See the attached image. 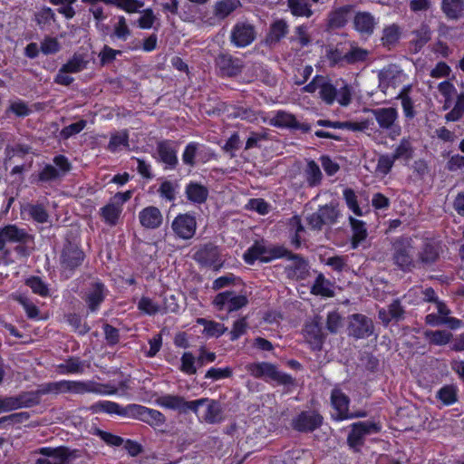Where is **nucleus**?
<instances>
[{
    "instance_id": "58",
    "label": "nucleus",
    "mask_w": 464,
    "mask_h": 464,
    "mask_svg": "<svg viewBox=\"0 0 464 464\" xmlns=\"http://www.w3.org/2000/svg\"><path fill=\"white\" fill-rule=\"evenodd\" d=\"M55 21V14L52 8L44 6L35 13V22L41 29L49 27Z\"/></svg>"
},
{
    "instance_id": "61",
    "label": "nucleus",
    "mask_w": 464,
    "mask_h": 464,
    "mask_svg": "<svg viewBox=\"0 0 464 464\" xmlns=\"http://www.w3.org/2000/svg\"><path fill=\"white\" fill-rule=\"evenodd\" d=\"M464 115V92L457 95L453 108L449 111L445 118L448 121H458Z\"/></svg>"
},
{
    "instance_id": "32",
    "label": "nucleus",
    "mask_w": 464,
    "mask_h": 464,
    "mask_svg": "<svg viewBox=\"0 0 464 464\" xmlns=\"http://www.w3.org/2000/svg\"><path fill=\"white\" fill-rule=\"evenodd\" d=\"M440 9L448 20H459L464 16V0H441Z\"/></svg>"
},
{
    "instance_id": "39",
    "label": "nucleus",
    "mask_w": 464,
    "mask_h": 464,
    "mask_svg": "<svg viewBox=\"0 0 464 464\" xmlns=\"http://www.w3.org/2000/svg\"><path fill=\"white\" fill-rule=\"evenodd\" d=\"M401 35V31L397 24H392L385 26L382 30V36L381 42L383 47L392 49L398 43Z\"/></svg>"
},
{
    "instance_id": "45",
    "label": "nucleus",
    "mask_w": 464,
    "mask_h": 464,
    "mask_svg": "<svg viewBox=\"0 0 464 464\" xmlns=\"http://www.w3.org/2000/svg\"><path fill=\"white\" fill-rule=\"evenodd\" d=\"M240 5L239 0H220L214 5V14L219 19H225Z\"/></svg>"
},
{
    "instance_id": "41",
    "label": "nucleus",
    "mask_w": 464,
    "mask_h": 464,
    "mask_svg": "<svg viewBox=\"0 0 464 464\" xmlns=\"http://www.w3.org/2000/svg\"><path fill=\"white\" fill-rule=\"evenodd\" d=\"M424 337L431 345L443 346L451 342L453 334L447 330H426Z\"/></svg>"
},
{
    "instance_id": "46",
    "label": "nucleus",
    "mask_w": 464,
    "mask_h": 464,
    "mask_svg": "<svg viewBox=\"0 0 464 464\" xmlns=\"http://www.w3.org/2000/svg\"><path fill=\"white\" fill-rule=\"evenodd\" d=\"M295 116L290 112L279 110L276 111L273 118L270 119L269 124L273 127L280 129H291L293 128Z\"/></svg>"
},
{
    "instance_id": "29",
    "label": "nucleus",
    "mask_w": 464,
    "mask_h": 464,
    "mask_svg": "<svg viewBox=\"0 0 464 464\" xmlns=\"http://www.w3.org/2000/svg\"><path fill=\"white\" fill-rule=\"evenodd\" d=\"M246 370L253 377H290L285 373L281 374L274 364L266 362L249 363Z\"/></svg>"
},
{
    "instance_id": "43",
    "label": "nucleus",
    "mask_w": 464,
    "mask_h": 464,
    "mask_svg": "<svg viewBox=\"0 0 464 464\" xmlns=\"http://www.w3.org/2000/svg\"><path fill=\"white\" fill-rule=\"evenodd\" d=\"M414 154V149L409 138H402L392 153L395 160H403L406 162L411 160Z\"/></svg>"
},
{
    "instance_id": "17",
    "label": "nucleus",
    "mask_w": 464,
    "mask_h": 464,
    "mask_svg": "<svg viewBox=\"0 0 464 464\" xmlns=\"http://www.w3.org/2000/svg\"><path fill=\"white\" fill-rule=\"evenodd\" d=\"M156 404L170 410L179 411L186 412L188 410H191L194 412H198V407L205 404L208 399H199L192 401H185L182 397L176 395H163L156 399Z\"/></svg>"
},
{
    "instance_id": "20",
    "label": "nucleus",
    "mask_w": 464,
    "mask_h": 464,
    "mask_svg": "<svg viewBox=\"0 0 464 464\" xmlns=\"http://www.w3.org/2000/svg\"><path fill=\"white\" fill-rule=\"evenodd\" d=\"M36 397L32 392H22L16 396L0 398V413L21 408H28L36 403Z\"/></svg>"
},
{
    "instance_id": "18",
    "label": "nucleus",
    "mask_w": 464,
    "mask_h": 464,
    "mask_svg": "<svg viewBox=\"0 0 464 464\" xmlns=\"http://www.w3.org/2000/svg\"><path fill=\"white\" fill-rule=\"evenodd\" d=\"M215 65L218 75L232 78L242 72L244 63L242 59L229 53H219L215 60Z\"/></svg>"
},
{
    "instance_id": "60",
    "label": "nucleus",
    "mask_w": 464,
    "mask_h": 464,
    "mask_svg": "<svg viewBox=\"0 0 464 464\" xmlns=\"http://www.w3.org/2000/svg\"><path fill=\"white\" fill-rule=\"evenodd\" d=\"M392 154H382L378 158L375 172L382 177L387 176L391 171L395 163Z\"/></svg>"
},
{
    "instance_id": "2",
    "label": "nucleus",
    "mask_w": 464,
    "mask_h": 464,
    "mask_svg": "<svg viewBox=\"0 0 464 464\" xmlns=\"http://www.w3.org/2000/svg\"><path fill=\"white\" fill-rule=\"evenodd\" d=\"M65 392H72L76 393L94 392L98 394H113L117 389L111 384L97 383L94 382H74V381H61L56 382H50L43 385L38 390V393H60Z\"/></svg>"
},
{
    "instance_id": "21",
    "label": "nucleus",
    "mask_w": 464,
    "mask_h": 464,
    "mask_svg": "<svg viewBox=\"0 0 464 464\" xmlns=\"http://www.w3.org/2000/svg\"><path fill=\"white\" fill-rule=\"evenodd\" d=\"M157 160L164 164V169H176L179 165L178 151L169 140L159 141L156 147Z\"/></svg>"
},
{
    "instance_id": "56",
    "label": "nucleus",
    "mask_w": 464,
    "mask_h": 464,
    "mask_svg": "<svg viewBox=\"0 0 464 464\" xmlns=\"http://www.w3.org/2000/svg\"><path fill=\"white\" fill-rule=\"evenodd\" d=\"M343 197L346 203L347 208L358 217L364 215L362 209L359 206L358 198L355 191L351 188H346L343 191Z\"/></svg>"
},
{
    "instance_id": "13",
    "label": "nucleus",
    "mask_w": 464,
    "mask_h": 464,
    "mask_svg": "<svg viewBox=\"0 0 464 464\" xmlns=\"http://www.w3.org/2000/svg\"><path fill=\"white\" fill-rule=\"evenodd\" d=\"M171 229L176 237L189 240L197 230V219L193 213H179L171 222Z\"/></svg>"
},
{
    "instance_id": "59",
    "label": "nucleus",
    "mask_w": 464,
    "mask_h": 464,
    "mask_svg": "<svg viewBox=\"0 0 464 464\" xmlns=\"http://www.w3.org/2000/svg\"><path fill=\"white\" fill-rule=\"evenodd\" d=\"M436 397L445 405H451L458 400V390L454 385H445L440 389Z\"/></svg>"
},
{
    "instance_id": "36",
    "label": "nucleus",
    "mask_w": 464,
    "mask_h": 464,
    "mask_svg": "<svg viewBox=\"0 0 464 464\" xmlns=\"http://www.w3.org/2000/svg\"><path fill=\"white\" fill-rule=\"evenodd\" d=\"M411 34L413 38L411 40L410 44L415 53L420 52L431 39V30L425 23H422L420 26L412 31Z\"/></svg>"
},
{
    "instance_id": "53",
    "label": "nucleus",
    "mask_w": 464,
    "mask_h": 464,
    "mask_svg": "<svg viewBox=\"0 0 464 464\" xmlns=\"http://www.w3.org/2000/svg\"><path fill=\"white\" fill-rule=\"evenodd\" d=\"M65 321L79 335H85L91 330L90 326L82 322V317L79 314L69 313L65 314Z\"/></svg>"
},
{
    "instance_id": "55",
    "label": "nucleus",
    "mask_w": 464,
    "mask_h": 464,
    "mask_svg": "<svg viewBox=\"0 0 464 464\" xmlns=\"http://www.w3.org/2000/svg\"><path fill=\"white\" fill-rule=\"evenodd\" d=\"M25 285L31 288L34 294L42 297H47L50 295L48 285L40 276H30L25 280Z\"/></svg>"
},
{
    "instance_id": "35",
    "label": "nucleus",
    "mask_w": 464,
    "mask_h": 464,
    "mask_svg": "<svg viewBox=\"0 0 464 464\" xmlns=\"http://www.w3.org/2000/svg\"><path fill=\"white\" fill-rule=\"evenodd\" d=\"M349 223L353 231L351 239L352 248L356 249L368 236L366 223L353 217H349Z\"/></svg>"
},
{
    "instance_id": "4",
    "label": "nucleus",
    "mask_w": 464,
    "mask_h": 464,
    "mask_svg": "<svg viewBox=\"0 0 464 464\" xmlns=\"http://www.w3.org/2000/svg\"><path fill=\"white\" fill-rule=\"evenodd\" d=\"M392 261L403 272H411L416 268L413 258V239L408 235L393 237L391 242Z\"/></svg>"
},
{
    "instance_id": "6",
    "label": "nucleus",
    "mask_w": 464,
    "mask_h": 464,
    "mask_svg": "<svg viewBox=\"0 0 464 464\" xmlns=\"http://www.w3.org/2000/svg\"><path fill=\"white\" fill-rule=\"evenodd\" d=\"M53 164H45L37 174L38 183H51L63 179L72 169V163L65 155L53 158Z\"/></svg>"
},
{
    "instance_id": "31",
    "label": "nucleus",
    "mask_w": 464,
    "mask_h": 464,
    "mask_svg": "<svg viewBox=\"0 0 464 464\" xmlns=\"http://www.w3.org/2000/svg\"><path fill=\"white\" fill-rule=\"evenodd\" d=\"M332 405L336 411L334 418L336 420H344L350 418L348 413V397L338 389H334L331 394Z\"/></svg>"
},
{
    "instance_id": "1",
    "label": "nucleus",
    "mask_w": 464,
    "mask_h": 464,
    "mask_svg": "<svg viewBox=\"0 0 464 464\" xmlns=\"http://www.w3.org/2000/svg\"><path fill=\"white\" fill-rule=\"evenodd\" d=\"M34 242V237L26 229L14 224H8L0 227V265L9 266L14 261L12 257V249L6 246L7 243L16 244L14 252L18 257L27 258L33 250L31 245Z\"/></svg>"
},
{
    "instance_id": "38",
    "label": "nucleus",
    "mask_w": 464,
    "mask_h": 464,
    "mask_svg": "<svg viewBox=\"0 0 464 464\" xmlns=\"http://www.w3.org/2000/svg\"><path fill=\"white\" fill-rule=\"evenodd\" d=\"M304 333L309 343L315 348L321 349L324 341L321 324L318 321L307 323L304 325Z\"/></svg>"
},
{
    "instance_id": "42",
    "label": "nucleus",
    "mask_w": 464,
    "mask_h": 464,
    "mask_svg": "<svg viewBox=\"0 0 464 464\" xmlns=\"http://www.w3.org/2000/svg\"><path fill=\"white\" fill-rule=\"evenodd\" d=\"M208 403L205 413L202 415V420L209 424L219 423L223 420V411L218 401H211Z\"/></svg>"
},
{
    "instance_id": "63",
    "label": "nucleus",
    "mask_w": 464,
    "mask_h": 464,
    "mask_svg": "<svg viewBox=\"0 0 464 464\" xmlns=\"http://www.w3.org/2000/svg\"><path fill=\"white\" fill-rule=\"evenodd\" d=\"M102 330L104 334V339L106 343L110 347H113L119 343L121 339L120 330L111 324L105 323L102 325Z\"/></svg>"
},
{
    "instance_id": "12",
    "label": "nucleus",
    "mask_w": 464,
    "mask_h": 464,
    "mask_svg": "<svg viewBox=\"0 0 464 464\" xmlns=\"http://www.w3.org/2000/svg\"><path fill=\"white\" fill-rule=\"evenodd\" d=\"M347 333L350 337L355 340L367 339L374 334L373 322L365 314H353L350 316Z\"/></svg>"
},
{
    "instance_id": "25",
    "label": "nucleus",
    "mask_w": 464,
    "mask_h": 464,
    "mask_svg": "<svg viewBox=\"0 0 464 464\" xmlns=\"http://www.w3.org/2000/svg\"><path fill=\"white\" fill-rule=\"evenodd\" d=\"M139 221L146 229H157L163 223V216L159 208L148 206L139 212Z\"/></svg>"
},
{
    "instance_id": "33",
    "label": "nucleus",
    "mask_w": 464,
    "mask_h": 464,
    "mask_svg": "<svg viewBox=\"0 0 464 464\" xmlns=\"http://www.w3.org/2000/svg\"><path fill=\"white\" fill-rule=\"evenodd\" d=\"M106 149L111 153H116L121 149L130 150L129 130L124 129L120 131L112 132Z\"/></svg>"
},
{
    "instance_id": "30",
    "label": "nucleus",
    "mask_w": 464,
    "mask_h": 464,
    "mask_svg": "<svg viewBox=\"0 0 464 464\" xmlns=\"http://www.w3.org/2000/svg\"><path fill=\"white\" fill-rule=\"evenodd\" d=\"M122 211L123 208L121 204L110 201L100 208L99 215L106 225L115 227L120 221Z\"/></svg>"
},
{
    "instance_id": "24",
    "label": "nucleus",
    "mask_w": 464,
    "mask_h": 464,
    "mask_svg": "<svg viewBox=\"0 0 464 464\" xmlns=\"http://www.w3.org/2000/svg\"><path fill=\"white\" fill-rule=\"evenodd\" d=\"M288 260L293 261L285 268L287 276L292 279L304 280L309 275L308 261L301 255L291 252Z\"/></svg>"
},
{
    "instance_id": "34",
    "label": "nucleus",
    "mask_w": 464,
    "mask_h": 464,
    "mask_svg": "<svg viewBox=\"0 0 464 464\" xmlns=\"http://www.w3.org/2000/svg\"><path fill=\"white\" fill-rule=\"evenodd\" d=\"M266 256L265 241L256 240L243 254V260L246 264L253 266L256 261L262 263V259Z\"/></svg>"
},
{
    "instance_id": "44",
    "label": "nucleus",
    "mask_w": 464,
    "mask_h": 464,
    "mask_svg": "<svg viewBox=\"0 0 464 464\" xmlns=\"http://www.w3.org/2000/svg\"><path fill=\"white\" fill-rule=\"evenodd\" d=\"M288 8L296 17H311L313 15L312 5L307 0H288Z\"/></svg>"
},
{
    "instance_id": "64",
    "label": "nucleus",
    "mask_w": 464,
    "mask_h": 464,
    "mask_svg": "<svg viewBox=\"0 0 464 464\" xmlns=\"http://www.w3.org/2000/svg\"><path fill=\"white\" fill-rule=\"evenodd\" d=\"M326 58L329 66L334 67H343L345 63L344 53L339 48H331L326 51Z\"/></svg>"
},
{
    "instance_id": "10",
    "label": "nucleus",
    "mask_w": 464,
    "mask_h": 464,
    "mask_svg": "<svg viewBox=\"0 0 464 464\" xmlns=\"http://www.w3.org/2000/svg\"><path fill=\"white\" fill-rule=\"evenodd\" d=\"M85 259V254L81 246L72 241L63 244L60 255V265L64 271L74 272L82 266Z\"/></svg>"
},
{
    "instance_id": "52",
    "label": "nucleus",
    "mask_w": 464,
    "mask_h": 464,
    "mask_svg": "<svg viewBox=\"0 0 464 464\" xmlns=\"http://www.w3.org/2000/svg\"><path fill=\"white\" fill-rule=\"evenodd\" d=\"M179 185L177 182L165 179L158 188V194L160 198L168 202H174L177 198V189Z\"/></svg>"
},
{
    "instance_id": "27",
    "label": "nucleus",
    "mask_w": 464,
    "mask_h": 464,
    "mask_svg": "<svg viewBox=\"0 0 464 464\" xmlns=\"http://www.w3.org/2000/svg\"><path fill=\"white\" fill-rule=\"evenodd\" d=\"M289 33V25L284 19H276L269 26L266 35L265 42L269 46H274L280 43Z\"/></svg>"
},
{
    "instance_id": "48",
    "label": "nucleus",
    "mask_w": 464,
    "mask_h": 464,
    "mask_svg": "<svg viewBox=\"0 0 464 464\" xmlns=\"http://www.w3.org/2000/svg\"><path fill=\"white\" fill-rule=\"evenodd\" d=\"M197 323L204 327L203 333L208 337H220L227 330L224 324L206 318H198Z\"/></svg>"
},
{
    "instance_id": "62",
    "label": "nucleus",
    "mask_w": 464,
    "mask_h": 464,
    "mask_svg": "<svg viewBox=\"0 0 464 464\" xmlns=\"http://www.w3.org/2000/svg\"><path fill=\"white\" fill-rule=\"evenodd\" d=\"M18 303L22 305L23 309L28 319L40 320V310L27 296L20 295L17 298Z\"/></svg>"
},
{
    "instance_id": "3",
    "label": "nucleus",
    "mask_w": 464,
    "mask_h": 464,
    "mask_svg": "<svg viewBox=\"0 0 464 464\" xmlns=\"http://www.w3.org/2000/svg\"><path fill=\"white\" fill-rule=\"evenodd\" d=\"M352 86L343 78L336 79L334 83L324 76L319 84V97L327 105L337 102L341 106L346 107L352 102Z\"/></svg>"
},
{
    "instance_id": "14",
    "label": "nucleus",
    "mask_w": 464,
    "mask_h": 464,
    "mask_svg": "<svg viewBox=\"0 0 464 464\" xmlns=\"http://www.w3.org/2000/svg\"><path fill=\"white\" fill-rule=\"evenodd\" d=\"M125 412L153 428L160 427L166 422V417L163 413L157 410L150 409L142 405H129L125 409Z\"/></svg>"
},
{
    "instance_id": "57",
    "label": "nucleus",
    "mask_w": 464,
    "mask_h": 464,
    "mask_svg": "<svg viewBox=\"0 0 464 464\" xmlns=\"http://www.w3.org/2000/svg\"><path fill=\"white\" fill-rule=\"evenodd\" d=\"M368 51L359 46H352V48L344 53L346 64H355L367 60Z\"/></svg>"
},
{
    "instance_id": "26",
    "label": "nucleus",
    "mask_w": 464,
    "mask_h": 464,
    "mask_svg": "<svg viewBox=\"0 0 464 464\" xmlns=\"http://www.w3.org/2000/svg\"><path fill=\"white\" fill-rule=\"evenodd\" d=\"M376 24L374 16L370 12L360 11L357 12L353 17V28L362 35H372Z\"/></svg>"
},
{
    "instance_id": "40",
    "label": "nucleus",
    "mask_w": 464,
    "mask_h": 464,
    "mask_svg": "<svg viewBox=\"0 0 464 464\" xmlns=\"http://www.w3.org/2000/svg\"><path fill=\"white\" fill-rule=\"evenodd\" d=\"M332 283L326 279L324 274L320 273L311 287V293L314 295L324 297H334V291L331 288Z\"/></svg>"
},
{
    "instance_id": "37",
    "label": "nucleus",
    "mask_w": 464,
    "mask_h": 464,
    "mask_svg": "<svg viewBox=\"0 0 464 464\" xmlns=\"http://www.w3.org/2000/svg\"><path fill=\"white\" fill-rule=\"evenodd\" d=\"M425 323L430 326L447 325L450 330H458L464 327V322L459 318H446L431 313L425 316Z\"/></svg>"
},
{
    "instance_id": "8",
    "label": "nucleus",
    "mask_w": 464,
    "mask_h": 464,
    "mask_svg": "<svg viewBox=\"0 0 464 464\" xmlns=\"http://www.w3.org/2000/svg\"><path fill=\"white\" fill-rule=\"evenodd\" d=\"M441 252L440 241L431 237L424 238L417 253L416 267H431L439 261Z\"/></svg>"
},
{
    "instance_id": "47",
    "label": "nucleus",
    "mask_w": 464,
    "mask_h": 464,
    "mask_svg": "<svg viewBox=\"0 0 464 464\" xmlns=\"http://www.w3.org/2000/svg\"><path fill=\"white\" fill-rule=\"evenodd\" d=\"M204 145L196 141H190L186 146L182 152V161L184 165L188 167H195L197 165L196 158L200 154V148Z\"/></svg>"
},
{
    "instance_id": "7",
    "label": "nucleus",
    "mask_w": 464,
    "mask_h": 464,
    "mask_svg": "<svg viewBox=\"0 0 464 464\" xmlns=\"http://www.w3.org/2000/svg\"><path fill=\"white\" fill-rule=\"evenodd\" d=\"M193 259L200 267L210 268L215 272L224 266L219 247L211 242L200 245L193 254Z\"/></svg>"
},
{
    "instance_id": "50",
    "label": "nucleus",
    "mask_w": 464,
    "mask_h": 464,
    "mask_svg": "<svg viewBox=\"0 0 464 464\" xmlns=\"http://www.w3.org/2000/svg\"><path fill=\"white\" fill-rule=\"evenodd\" d=\"M290 254L291 251L282 245H270L269 246H266V256H264L262 259V263L266 264L280 258L287 259Z\"/></svg>"
},
{
    "instance_id": "51",
    "label": "nucleus",
    "mask_w": 464,
    "mask_h": 464,
    "mask_svg": "<svg viewBox=\"0 0 464 464\" xmlns=\"http://www.w3.org/2000/svg\"><path fill=\"white\" fill-rule=\"evenodd\" d=\"M323 174L314 160H310L305 169V179L308 187L314 188L321 184Z\"/></svg>"
},
{
    "instance_id": "5",
    "label": "nucleus",
    "mask_w": 464,
    "mask_h": 464,
    "mask_svg": "<svg viewBox=\"0 0 464 464\" xmlns=\"http://www.w3.org/2000/svg\"><path fill=\"white\" fill-rule=\"evenodd\" d=\"M109 290L105 284L99 278L90 282L81 293V298L84 302L88 314H98L104 303Z\"/></svg>"
},
{
    "instance_id": "23",
    "label": "nucleus",
    "mask_w": 464,
    "mask_h": 464,
    "mask_svg": "<svg viewBox=\"0 0 464 464\" xmlns=\"http://www.w3.org/2000/svg\"><path fill=\"white\" fill-rule=\"evenodd\" d=\"M353 5H344L331 10L327 15L326 27L328 30L343 28L353 12Z\"/></svg>"
},
{
    "instance_id": "9",
    "label": "nucleus",
    "mask_w": 464,
    "mask_h": 464,
    "mask_svg": "<svg viewBox=\"0 0 464 464\" xmlns=\"http://www.w3.org/2000/svg\"><path fill=\"white\" fill-rule=\"evenodd\" d=\"M43 457L38 458L34 464H72V461L78 457L77 450H71L65 447L39 449Z\"/></svg>"
},
{
    "instance_id": "11",
    "label": "nucleus",
    "mask_w": 464,
    "mask_h": 464,
    "mask_svg": "<svg viewBox=\"0 0 464 464\" xmlns=\"http://www.w3.org/2000/svg\"><path fill=\"white\" fill-rule=\"evenodd\" d=\"M212 304L218 311L232 313L245 307L248 304V299L245 295H237L234 291L227 290L218 293Z\"/></svg>"
},
{
    "instance_id": "22",
    "label": "nucleus",
    "mask_w": 464,
    "mask_h": 464,
    "mask_svg": "<svg viewBox=\"0 0 464 464\" xmlns=\"http://www.w3.org/2000/svg\"><path fill=\"white\" fill-rule=\"evenodd\" d=\"M323 417L313 411H302L292 420L294 430L301 432H311L321 426Z\"/></svg>"
},
{
    "instance_id": "49",
    "label": "nucleus",
    "mask_w": 464,
    "mask_h": 464,
    "mask_svg": "<svg viewBox=\"0 0 464 464\" xmlns=\"http://www.w3.org/2000/svg\"><path fill=\"white\" fill-rule=\"evenodd\" d=\"M88 61L84 59L82 54L74 53L64 64H63L62 72L69 73H78L87 68Z\"/></svg>"
},
{
    "instance_id": "19",
    "label": "nucleus",
    "mask_w": 464,
    "mask_h": 464,
    "mask_svg": "<svg viewBox=\"0 0 464 464\" xmlns=\"http://www.w3.org/2000/svg\"><path fill=\"white\" fill-rule=\"evenodd\" d=\"M379 427L372 421H359L352 425L347 442L351 448L358 451L362 446L365 436L379 431Z\"/></svg>"
},
{
    "instance_id": "15",
    "label": "nucleus",
    "mask_w": 464,
    "mask_h": 464,
    "mask_svg": "<svg viewBox=\"0 0 464 464\" xmlns=\"http://www.w3.org/2000/svg\"><path fill=\"white\" fill-rule=\"evenodd\" d=\"M372 114L379 127L382 130H390V137H395L401 134V127L396 124L398 111L393 107L378 108L372 110Z\"/></svg>"
},
{
    "instance_id": "54",
    "label": "nucleus",
    "mask_w": 464,
    "mask_h": 464,
    "mask_svg": "<svg viewBox=\"0 0 464 464\" xmlns=\"http://www.w3.org/2000/svg\"><path fill=\"white\" fill-rule=\"evenodd\" d=\"M24 210L37 223L43 224L48 221L49 214L43 204H27Z\"/></svg>"
},
{
    "instance_id": "28",
    "label": "nucleus",
    "mask_w": 464,
    "mask_h": 464,
    "mask_svg": "<svg viewBox=\"0 0 464 464\" xmlns=\"http://www.w3.org/2000/svg\"><path fill=\"white\" fill-rule=\"evenodd\" d=\"M208 195V188L198 181H189L185 187V196L193 204H204Z\"/></svg>"
},
{
    "instance_id": "16",
    "label": "nucleus",
    "mask_w": 464,
    "mask_h": 464,
    "mask_svg": "<svg viewBox=\"0 0 464 464\" xmlns=\"http://www.w3.org/2000/svg\"><path fill=\"white\" fill-rule=\"evenodd\" d=\"M256 38L255 26L248 22H237L230 33V42L237 48L250 45Z\"/></svg>"
}]
</instances>
